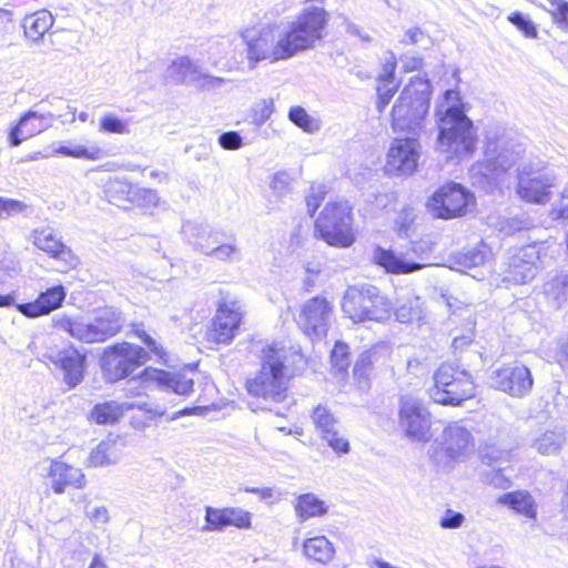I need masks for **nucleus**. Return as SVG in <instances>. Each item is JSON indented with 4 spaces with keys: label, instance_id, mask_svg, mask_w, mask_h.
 Instances as JSON below:
<instances>
[{
    "label": "nucleus",
    "instance_id": "nucleus-1",
    "mask_svg": "<svg viewBox=\"0 0 568 568\" xmlns=\"http://www.w3.org/2000/svg\"><path fill=\"white\" fill-rule=\"evenodd\" d=\"M331 18L324 6L313 4L302 9L277 39L270 26L256 33L254 28L243 29L241 38L246 45L248 63L252 67L261 61L274 63L314 49L327 36Z\"/></svg>",
    "mask_w": 568,
    "mask_h": 568
},
{
    "label": "nucleus",
    "instance_id": "nucleus-2",
    "mask_svg": "<svg viewBox=\"0 0 568 568\" xmlns=\"http://www.w3.org/2000/svg\"><path fill=\"white\" fill-rule=\"evenodd\" d=\"M301 374L285 363L283 348L271 343L262 347L260 368L245 381L244 387L252 397L282 403L288 397L291 381Z\"/></svg>",
    "mask_w": 568,
    "mask_h": 568
},
{
    "label": "nucleus",
    "instance_id": "nucleus-3",
    "mask_svg": "<svg viewBox=\"0 0 568 568\" xmlns=\"http://www.w3.org/2000/svg\"><path fill=\"white\" fill-rule=\"evenodd\" d=\"M246 318L244 303L229 294L222 295L215 312L205 327L203 339L210 349L231 345L242 332Z\"/></svg>",
    "mask_w": 568,
    "mask_h": 568
},
{
    "label": "nucleus",
    "instance_id": "nucleus-4",
    "mask_svg": "<svg viewBox=\"0 0 568 568\" xmlns=\"http://www.w3.org/2000/svg\"><path fill=\"white\" fill-rule=\"evenodd\" d=\"M432 393L437 404L459 407L476 397L477 384L460 365L443 362L434 372Z\"/></svg>",
    "mask_w": 568,
    "mask_h": 568
},
{
    "label": "nucleus",
    "instance_id": "nucleus-5",
    "mask_svg": "<svg viewBox=\"0 0 568 568\" xmlns=\"http://www.w3.org/2000/svg\"><path fill=\"white\" fill-rule=\"evenodd\" d=\"M393 308L390 300L372 284L348 286L342 300V310L353 323L388 320Z\"/></svg>",
    "mask_w": 568,
    "mask_h": 568
},
{
    "label": "nucleus",
    "instance_id": "nucleus-6",
    "mask_svg": "<svg viewBox=\"0 0 568 568\" xmlns=\"http://www.w3.org/2000/svg\"><path fill=\"white\" fill-rule=\"evenodd\" d=\"M353 207L345 200L327 202L314 221V234L327 245L349 247L356 241Z\"/></svg>",
    "mask_w": 568,
    "mask_h": 568
},
{
    "label": "nucleus",
    "instance_id": "nucleus-7",
    "mask_svg": "<svg viewBox=\"0 0 568 568\" xmlns=\"http://www.w3.org/2000/svg\"><path fill=\"white\" fill-rule=\"evenodd\" d=\"M425 207L437 220L462 219L475 210L476 196L466 185L446 181L427 197Z\"/></svg>",
    "mask_w": 568,
    "mask_h": 568
},
{
    "label": "nucleus",
    "instance_id": "nucleus-8",
    "mask_svg": "<svg viewBox=\"0 0 568 568\" xmlns=\"http://www.w3.org/2000/svg\"><path fill=\"white\" fill-rule=\"evenodd\" d=\"M477 134L471 120L459 106H449L439 119L438 143L456 156L476 151Z\"/></svg>",
    "mask_w": 568,
    "mask_h": 568
},
{
    "label": "nucleus",
    "instance_id": "nucleus-9",
    "mask_svg": "<svg viewBox=\"0 0 568 568\" xmlns=\"http://www.w3.org/2000/svg\"><path fill=\"white\" fill-rule=\"evenodd\" d=\"M428 81L413 77L402 90L390 112V123L394 131H403L410 126L420 110L427 108Z\"/></svg>",
    "mask_w": 568,
    "mask_h": 568
},
{
    "label": "nucleus",
    "instance_id": "nucleus-10",
    "mask_svg": "<svg viewBox=\"0 0 568 568\" xmlns=\"http://www.w3.org/2000/svg\"><path fill=\"white\" fill-rule=\"evenodd\" d=\"M434 246L435 243L429 239H418L410 242V246L405 255H398L390 248L377 246L374 250L373 262L388 274H410L424 268L426 263L409 260L406 256L410 254L419 260H424L432 254Z\"/></svg>",
    "mask_w": 568,
    "mask_h": 568
},
{
    "label": "nucleus",
    "instance_id": "nucleus-11",
    "mask_svg": "<svg viewBox=\"0 0 568 568\" xmlns=\"http://www.w3.org/2000/svg\"><path fill=\"white\" fill-rule=\"evenodd\" d=\"M334 312V304L323 295H316L301 304L294 321L298 329L310 339L326 336Z\"/></svg>",
    "mask_w": 568,
    "mask_h": 568
},
{
    "label": "nucleus",
    "instance_id": "nucleus-12",
    "mask_svg": "<svg viewBox=\"0 0 568 568\" xmlns=\"http://www.w3.org/2000/svg\"><path fill=\"white\" fill-rule=\"evenodd\" d=\"M420 143L416 138H395L386 153L384 173L389 176H408L418 168Z\"/></svg>",
    "mask_w": 568,
    "mask_h": 568
},
{
    "label": "nucleus",
    "instance_id": "nucleus-13",
    "mask_svg": "<svg viewBox=\"0 0 568 568\" xmlns=\"http://www.w3.org/2000/svg\"><path fill=\"white\" fill-rule=\"evenodd\" d=\"M149 359L148 352L140 345L129 342L109 347V383L130 377Z\"/></svg>",
    "mask_w": 568,
    "mask_h": 568
},
{
    "label": "nucleus",
    "instance_id": "nucleus-14",
    "mask_svg": "<svg viewBox=\"0 0 568 568\" xmlns=\"http://www.w3.org/2000/svg\"><path fill=\"white\" fill-rule=\"evenodd\" d=\"M554 178L541 169L525 168L517 174L516 193L526 203L544 205L552 196Z\"/></svg>",
    "mask_w": 568,
    "mask_h": 568
},
{
    "label": "nucleus",
    "instance_id": "nucleus-15",
    "mask_svg": "<svg viewBox=\"0 0 568 568\" xmlns=\"http://www.w3.org/2000/svg\"><path fill=\"white\" fill-rule=\"evenodd\" d=\"M398 422L405 434L414 442H427L432 437V420L422 404L410 397L399 398Z\"/></svg>",
    "mask_w": 568,
    "mask_h": 568
},
{
    "label": "nucleus",
    "instance_id": "nucleus-16",
    "mask_svg": "<svg viewBox=\"0 0 568 568\" xmlns=\"http://www.w3.org/2000/svg\"><path fill=\"white\" fill-rule=\"evenodd\" d=\"M491 379L496 389L515 397L527 394L534 384L531 373L525 365L505 364L493 373Z\"/></svg>",
    "mask_w": 568,
    "mask_h": 568
},
{
    "label": "nucleus",
    "instance_id": "nucleus-17",
    "mask_svg": "<svg viewBox=\"0 0 568 568\" xmlns=\"http://www.w3.org/2000/svg\"><path fill=\"white\" fill-rule=\"evenodd\" d=\"M53 324L54 327L85 343L103 342L106 338V321L102 317L83 321L78 317L57 315L53 317Z\"/></svg>",
    "mask_w": 568,
    "mask_h": 568
},
{
    "label": "nucleus",
    "instance_id": "nucleus-18",
    "mask_svg": "<svg viewBox=\"0 0 568 568\" xmlns=\"http://www.w3.org/2000/svg\"><path fill=\"white\" fill-rule=\"evenodd\" d=\"M252 514L240 507H205V526L210 531H220L226 527L240 530L252 528Z\"/></svg>",
    "mask_w": 568,
    "mask_h": 568
},
{
    "label": "nucleus",
    "instance_id": "nucleus-19",
    "mask_svg": "<svg viewBox=\"0 0 568 568\" xmlns=\"http://www.w3.org/2000/svg\"><path fill=\"white\" fill-rule=\"evenodd\" d=\"M142 384L164 387L173 393L187 396L193 392L194 381L182 373H171L156 367H145L139 374Z\"/></svg>",
    "mask_w": 568,
    "mask_h": 568
},
{
    "label": "nucleus",
    "instance_id": "nucleus-20",
    "mask_svg": "<svg viewBox=\"0 0 568 568\" xmlns=\"http://www.w3.org/2000/svg\"><path fill=\"white\" fill-rule=\"evenodd\" d=\"M53 116L52 113H39L29 110L23 113L20 119L10 128L8 140L11 146H19L23 141L40 134L48 130L51 123L48 119Z\"/></svg>",
    "mask_w": 568,
    "mask_h": 568
},
{
    "label": "nucleus",
    "instance_id": "nucleus-21",
    "mask_svg": "<svg viewBox=\"0 0 568 568\" xmlns=\"http://www.w3.org/2000/svg\"><path fill=\"white\" fill-rule=\"evenodd\" d=\"M49 359L63 371V379L73 388L83 379L85 356L74 348H64L51 354Z\"/></svg>",
    "mask_w": 568,
    "mask_h": 568
},
{
    "label": "nucleus",
    "instance_id": "nucleus-22",
    "mask_svg": "<svg viewBox=\"0 0 568 568\" xmlns=\"http://www.w3.org/2000/svg\"><path fill=\"white\" fill-rule=\"evenodd\" d=\"M397 58L390 52L376 78V108L379 112L385 110L399 89V82L395 78Z\"/></svg>",
    "mask_w": 568,
    "mask_h": 568
},
{
    "label": "nucleus",
    "instance_id": "nucleus-23",
    "mask_svg": "<svg viewBox=\"0 0 568 568\" xmlns=\"http://www.w3.org/2000/svg\"><path fill=\"white\" fill-rule=\"evenodd\" d=\"M48 478L52 490L58 495L63 494L67 487L82 488L84 486L82 470L58 459L51 462Z\"/></svg>",
    "mask_w": 568,
    "mask_h": 568
},
{
    "label": "nucleus",
    "instance_id": "nucleus-24",
    "mask_svg": "<svg viewBox=\"0 0 568 568\" xmlns=\"http://www.w3.org/2000/svg\"><path fill=\"white\" fill-rule=\"evenodd\" d=\"M65 298L62 285L53 286L42 292L34 302L17 304V310L27 317L48 315L61 306Z\"/></svg>",
    "mask_w": 568,
    "mask_h": 568
},
{
    "label": "nucleus",
    "instance_id": "nucleus-25",
    "mask_svg": "<svg viewBox=\"0 0 568 568\" xmlns=\"http://www.w3.org/2000/svg\"><path fill=\"white\" fill-rule=\"evenodd\" d=\"M33 243L38 248L49 253L52 257L64 262L67 266L74 267L78 263L75 255L57 237L52 229L34 231Z\"/></svg>",
    "mask_w": 568,
    "mask_h": 568
},
{
    "label": "nucleus",
    "instance_id": "nucleus-26",
    "mask_svg": "<svg viewBox=\"0 0 568 568\" xmlns=\"http://www.w3.org/2000/svg\"><path fill=\"white\" fill-rule=\"evenodd\" d=\"M497 503L529 520L537 519L538 505L530 491L526 489L505 493L497 498Z\"/></svg>",
    "mask_w": 568,
    "mask_h": 568
},
{
    "label": "nucleus",
    "instance_id": "nucleus-27",
    "mask_svg": "<svg viewBox=\"0 0 568 568\" xmlns=\"http://www.w3.org/2000/svg\"><path fill=\"white\" fill-rule=\"evenodd\" d=\"M381 359L382 354L375 349H367L358 356L353 367V378L357 388H369L374 368Z\"/></svg>",
    "mask_w": 568,
    "mask_h": 568
},
{
    "label": "nucleus",
    "instance_id": "nucleus-28",
    "mask_svg": "<svg viewBox=\"0 0 568 568\" xmlns=\"http://www.w3.org/2000/svg\"><path fill=\"white\" fill-rule=\"evenodd\" d=\"M303 555L313 562L326 565L335 556V548L325 536H313L303 541Z\"/></svg>",
    "mask_w": 568,
    "mask_h": 568
},
{
    "label": "nucleus",
    "instance_id": "nucleus-29",
    "mask_svg": "<svg viewBox=\"0 0 568 568\" xmlns=\"http://www.w3.org/2000/svg\"><path fill=\"white\" fill-rule=\"evenodd\" d=\"M294 510L300 521L322 517L327 514L328 506L313 493L301 494L296 497Z\"/></svg>",
    "mask_w": 568,
    "mask_h": 568
},
{
    "label": "nucleus",
    "instance_id": "nucleus-30",
    "mask_svg": "<svg viewBox=\"0 0 568 568\" xmlns=\"http://www.w3.org/2000/svg\"><path fill=\"white\" fill-rule=\"evenodd\" d=\"M53 26V17L47 10L27 16L23 20L24 34L28 39L39 41Z\"/></svg>",
    "mask_w": 568,
    "mask_h": 568
},
{
    "label": "nucleus",
    "instance_id": "nucleus-31",
    "mask_svg": "<svg viewBox=\"0 0 568 568\" xmlns=\"http://www.w3.org/2000/svg\"><path fill=\"white\" fill-rule=\"evenodd\" d=\"M310 419L317 436L339 424L338 418L326 404L314 406L310 413Z\"/></svg>",
    "mask_w": 568,
    "mask_h": 568
},
{
    "label": "nucleus",
    "instance_id": "nucleus-32",
    "mask_svg": "<svg viewBox=\"0 0 568 568\" xmlns=\"http://www.w3.org/2000/svg\"><path fill=\"white\" fill-rule=\"evenodd\" d=\"M331 368L335 375L342 378L347 377L351 365V353L348 345L343 342H336L329 355Z\"/></svg>",
    "mask_w": 568,
    "mask_h": 568
},
{
    "label": "nucleus",
    "instance_id": "nucleus-33",
    "mask_svg": "<svg viewBox=\"0 0 568 568\" xmlns=\"http://www.w3.org/2000/svg\"><path fill=\"white\" fill-rule=\"evenodd\" d=\"M318 437L337 456L346 455L351 452V443L339 428V424L332 429L326 430Z\"/></svg>",
    "mask_w": 568,
    "mask_h": 568
},
{
    "label": "nucleus",
    "instance_id": "nucleus-34",
    "mask_svg": "<svg viewBox=\"0 0 568 568\" xmlns=\"http://www.w3.org/2000/svg\"><path fill=\"white\" fill-rule=\"evenodd\" d=\"M53 153L75 159H87L91 161L101 159L103 154L102 150L95 145L85 146L71 143L69 145H60L53 151Z\"/></svg>",
    "mask_w": 568,
    "mask_h": 568
},
{
    "label": "nucleus",
    "instance_id": "nucleus-35",
    "mask_svg": "<svg viewBox=\"0 0 568 568\" xmlns=\"http://www.w3.org/2000/svg\"><path fill=\"white\" fill-rule=\"evenodd\" d=\"M545 293L555 301H565L568 296V274H556L546 282Z\"/></svg>",
    "mask_w": 568,
    "mask_h": 568
},
{
    "label": "nucleus",
    "instance_id": "nucleus-36",
    "mask_svg": "<svg viewBox=\"0 0 568 568\" xmlns=\"http://www.w3.org/2000/svg\"><path fill=\"white\" fill-rule=\"evenodd\" d=\"M141 324H134V335L141 339V342L146 346L150 353L156 356L160 363L166 364L169 361V354L166 349L159 344L154 338H152L144 329H139L138 327Z\"/></svg>",
    "mask_w": 568,
    "mask_h": 568
},
{
    "label": "nucleus",
    "instance_id": "nucleus-37",
    "mask_svg": "<svg viewBox=\"0 0 568 568\" xmlns=\"http://www.w3.org/2000/svg\"><path fill=\"white\" fill-rule=\"evenodd\" d=\"M288 119L305 132L312 133L318 130L317 122L300 105L290 109Z\"/></svg>",
    "mask_w": 568,
    "mask_h": 568
},
{
    "label": "nucleus",
    "instance_id": "nucleus-38",
    "mask_svg": "<svg viewBox=\"0 0 568 568\" xmlns=\"http://www.w3.org/2000/svg\"><path fill=\"white\" fill-rule=\"evenodd\" d=\"M507 20L514 24L526 38H537V28L535 23L519 11L511 12Z\"/></svg>",
    "mask_w": 568,
    "mask_h": 568
},
{
    "label": "nucleus",
    "instance_id": "nucleus-39",
    "mask_svg": "<svg viewBox=\"0 0 568 568\" xmlns=\"http://www.w3.org/2000/svg\"><path fill=\"white\" fill-rule=\"evenodd\" d=\"M106 462V444L102 440L93 448L87 459L88 467L103 466Z\"/></svg>",
    "mask_w": 568,
    "mask_h": 568
},
{
    "label": "nucleus",
    "instance_id": "nucleus-40",
    "mask_svg": "<svg viewBox=\"0 0 568 568\" xmlns=\"http://www.w3.org/2000/svg\"><path fill=\"white\" fill-rule=\"evenodd\" d=\"M26 205L17 200L0 197V219L22 212Z\"/></svg>",
    "mask_w": 568,
    "mask_h": 568
},
{
    "label": "nucleus",
    "instance_id": "nucleus-41",
    "mask_svg": "<svg viewBox=\"0 0 568 568\" xmlns=\"http://www.w3.org/2000/svg\"><path fill=\"white\" fill-rule=\"evenodd\" d=\"M274 111V104L271 100H263L255 109L253 119L256 124L267 121Z\"/></svg>",
    "mask_w": 568,
    "mask_h": 568
},
{
    "label": "nucleus",
    "instance_id": "nucleus-42",
    "mask_svg": "<svg viewBox=\"0 0 568 568\" xmlns=\"http://www.w3.org/2000/svg\"><path fill=\"white\" fill-rule=\"evenodd\" d=\"M237 253L234 244L225 243L214 247L207 254L214 256L217 261L229 262Z\"/></svg>",
    "mask_w": 568,
    "mask_h": 568
},
{
    "label": "nucleus",
    "instance_id": "nucleus-43",
    "mask_svg": "<svg viewBox=\"0 0 568 568\" xmlns=\"http://www.w3.org/2000/svg\"><path fill=\"white\" fill-rule=\"evenodd\" d=\"M219 143L224 150H237L242 146V138L235 131H229L220 135Z\"/></svg>",
    "mask_w": 568,
    "mask_h": 568
},
{
    "label": "nucleus",
    "instance_id": "nucleus-44",
    "mask_svg": "<svg viewBox=\"0 0 568 568\" xmlns=\"http://www.w3.org/2000/svg\"><path fill=\"white\" fill-rule=\"evenodd\" d=\"M555 356L557 364L568 371V335L558 341Z\"/></svg>",
    "mask_w": 568,
    "mask_h": 568
},
{
    "label": "nucleus",
    "instance_id": "nucleus-45",
    "mask_svg": "<svg viewBox=\"0 0 568 568\" xmlns=\"http://www.w3.org/2000/svg\"><path fill=\"white\" fill-rule=\"evenodd\" d=\"M464 516L460 513L447 510L445 516L440 519L439 525L443 528L454 529L462 526Z\"/></svg>",
    "mask_w": 568,
    "mask_h": 568
},
{
    "label": "nucleus",
    "instance_id": "nucleus-46",
    "mask_svg": "<svg viewBox=\"0 0 568 568\" xmlns=\"http://www.w3.org/2000/svg\"><path fill=\"white\" fill-rule=\"evenodd\" d=\"M550 14L556 24L568 28V1H565L559 9H555Z\"/></svg>",
    "mask_w": 568,
    "mask_h": 568
},
{
    "label": "nucleus",
    "instance_id": "nucleus-47",
    "mask_svg": "<svg viewBox=\"0 0 568 568\" xmlns=\"http://www.w3.org/2000/svg\"><path fill=\"white\" fill-rule=\"evenodd\" d=\"M91 419L94 420L97 424H106V404H98L91 415Z\"/></svg>",
    "mask_w": 568,
    "mask_h": 568
},
{
    "label": "nucleus",
    "instance_id": "nucleus-48",
    "mask_svg": "<svg viewBox=\"0 0 568 568\" xmlns=\"http://www.w3.org/2000/svg\"><path fill=\"white\" fill-rule=\"evenodd\" d=\"M207 406H191V407H184L178 412L174 413L173 418H180L183 416H190V415H201L207 410Z\"/></svg>",
    "mask_w": 568,
    "mask_h": 568
},
{
    "label": "nucleus",
    "instance_id": "nucleus-49",
    "mask_svg": "<svg viewBox=\"0 0 568 568\" xmlns=\"http://www.w3.org/2000/svg\"><path fill=\"white\" fill-rule=\"evenodd\" d=\"M109 132H113V133L129 132L128 123L120 119H116V118H109Z\"/></svg>",
    "mask_w": 568,
    "mask_h": 568
},
{
    "label": "nucleus",
    "instance_id": "nucleus-50",
    "mask_svg": "<svg viewBox=\"0 0 568 568\" xmlns=\"http://www.w3.org/2000/svg\"><path fill=\"white\" fill-rule=\"evenodd\" d=\"M322 200L323 196L321 194L312 195L310 199H307L306 204L311 215L315 213Z\"/></svg>",
    "mask_w": 568,
    "mask_h": 568
},
{
    "label": "nucleus",
    "instance_id": "nucleus-51",
    "mask_svg": "<svg viewBox=\"0 0 568 568\" xmlns=\"http://www.w3.org/2000/svg\"><path fill=\"white\" fill-rule=\"evenodd\" d=\"M423 67L422 58H413L409 63L404 64V72H412L415 70H419Z\"/></svg>",
    "mask_w": 568,
    "mask_h": 568
},
{
    "label": "nucleus",
    "instance_id": "nucleus-52",
    "mask_svg": "<svg viewBox=\"0 0 568 568\" xmlns=\"http://www.w3.org/2000/svg\"><path fill=\"white\" fill-rule=\"evenodd\" d=\"M14 305V298L12 295H0V307H9Z\"/></svg>",
    "mask_w": 568,
    "mask_h": 568
},
{
    "label": "nucleus",
    "instance_id": "nucleus-53",
    "mask_svg": "<svg viewBox=\"0 0 568 568\" xmlns=\"http://www.w3.org/2000/svg\"><path fill=\"white\" fill-rule=\"evenodd\" d=\"M182 67H185V68H190L191 67V62H190V60L187 58H182V59H180V61H175L172 64V69H173L174 72H176L178 69H180Z\"/></svg>",
    "mask_w": 568,
    "mask_h": 568
},
{
    "label": "nucleus",
    "instance_id": "nucleus-54",
    "mask_svg": "<svg viewBox=\"0 0 568 568\" xmlns=\"http://www.w3.org/2000/svg\"><path fill=\"white\" fill-rule=\"evenodd\" d=\"M420 31L418 29L408 30L406 32V37L409 39L410 43H416Z\"/></svg>",
    "mask_w": 568,
    "mask_h": 568
},
{
    "label": "nucleus",
    "instance_id": "nucleus-55",
    "mask_svg": "<svg viewBox=\"0 0 568 568\" xmlns=\"http://www.w3.org/2000/svg\"><path fill=\"white\" fill-rule=\"evenodd\" d=\"M251 491L258 493L261 495V497H263V498L272 497V495H273V491L271 488H264V489L254 488V489H251Z\"/></svg>",
    "mask_w": 568,
    "mask_h": 568
},
{
    "label": "nucleus",
    "instance_id": "nucleus-56",
    "mask_svg": "<svg viewBox=\"0 0 568 568\" xmlns=\"http://www.w3.org/2000/svg\"><path fill=\"white\" fill-rule=\"evenodd\" d=\"M90 568H106L104 562L100 559V557H95L90 566Z\"/></svg>",
    "mask_w": 568,
    "mask_h": 568
},
{
    "label": "nucleus",
    "instance_id": "nucleus-57",
    "mask_svg": "<svg viewBox=\"0 0 568 568\" xmlns=\"http://www.w3.org/2000/svg\"><path fill=\"white\" fill-rule=\"evenodd\" d=\"M556 214L560 219H568V206L557 209Z\"/></svg>",
    "mask_w": 568,
    "mask_h": 568
},
{
    "label": "nucleus",
    "instance_id": "nucleus-58",
    "mask_svg": "<svg viewBox=\"0 0 568 568\" xmlns=\"http://www.w3.org/2000/svg\"><path fill=\"white\" fill-rule=\"evenodd\" d=\"M517 267H518V265H514V266H513V271H511V272L514 273V274H513V280H515V281H520V282H526V280H527V275H523V276H521V277H519V278L517 277V272H516V268H517Z\"/></svg>",
    "mask_w": 568,
    "mask_h": 568
},
{
    "label": "nucleus",
    "instance_id": "nucleus-59",
    "mask_svg": "<svg viewBox=\"0 0 568 568\" xmlns=\"http://www.w3.org/2000/svg\"><path fill=\"white\" fill-rule=\"evenodd\" d=\"M418 311L416 308H413L412 306L408 307L407 316L408 320H412L414 317H418Z\"/></svg>",
    "mask_w": 568,
    "mask_h": 568
},
{
    "label": "nucleus",
    "instance_id": "nucleus-60",
    "mask_svg": "<svg viewBox=\"0 0 568 568\" xmlns=\"http://www.w3.org/2000/svg\"><path fill=\"white\" fill-rule=\"evenodd\" d=\"M550 6L555 9H559V7L565 2L564 0H547Z\"/></svg>",
    "mask_w": 568,
    "mask_h": 568
},
{
    "label": "nucleus",
    "instance_id": "nucleus-61",
    "mask_svg": "<svg viewBox=\"0 0 568 568\" xmlns=\"http://www.w3.org/2000/svg\"><path fill=\"white\" fill-rule=\"evenodd\" d=\"M100 129L101 131H106V115L100 118Z\"/></svg>",
    "mask_w": 568,
    "mask_h": 568
},
{
    "label": "nucleus",
    "instance_id": "nucleus-62",
    "mask_svg": "<svg viewBox=\"0 0 568 568\" xmlns=\"http://www.w3.org/2000/svg\"><path fill=\"white\" fill-rule=\"evenodd\" d=\"M90 119V114L88 112H81L79 114V120L82 121V122H85Z\"/></svg>",
    "mask_w": 568,
    "mask_h": 568
},
{
    "label": "nucleus",
    "instance_id": "nucleus-63",
    "mask_svg": "<svg viewBox=\"0 0 568 568\" xmlns=\"http://www.w3.org/2000/svg\"><path fill=\"white\" fill-rule=\"evenodd\" d=\"M405 310H406L405 305L400 306L398 310L397 316L404 318L406 316V314H404Z\"/></svg>",
    "mask_w": 568,
    "mask_h": 568
},
{
    "label": "nucleus",
    "instance_id": "nucleus-64",
    "mask_svg": "<svg viewBox=\"0 0 568 568\" xmlns=\"http://www.w3.org/2000/svg\"><path fill=\"white\" fill-rule=\"evenodd\" d=\"M47 155H43L41 152H37L32 155H30V160H38L39 158H45Z\"/></svg>",
    "mask_w": 568,
    "mask_h": 568
}]
</instances>
